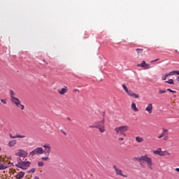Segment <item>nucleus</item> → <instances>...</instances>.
Wrapping results in <instances>:
<instances>
[{
	"label": "nucleus",
	"instance_id": "5701e85b",
	"mask_svg": "<svg viewBox=\"0 0 179 179\" xmlns=\"http://www.w3.org/2000/svg\"><path fill=\"white\" fill-rule=\"evenodd\" d=\"M10 94L11 101L13 100V99H16V97L15 96V92H13V90H10Z\"/></svg>",
	"mask_w": 179,
	"mask_h": 179
},
{
	"label": "nucleus",
	"instance_id": "393cba45",
	"mask_svg": "<svg viewBox=\"0 0 179 179\" xmlns=\"http://www.w3.org/2000/svg\"><path fill=\"white\" fill-rule=\"evenodd\" d=\"M41 160H43V162H48V160H50V157H49V156L43 157L41 158Z\"/></svg>",
	"mask_w": 179,
	"mask_h": 179
},
{
	"label": "nucleus",
	"instance_id": "aec40b11",
	"mask_svg": "<svg viewBox=\"0 0 179 179\" xmlns=\"http://www.w3.org/2000/svg\"><path fill=\"white\" fill-rule=\"evenodd\" d=\"M168 76H173V74L171 73V71L167 73H165L163 76H162V80H166V79H167Z\"/></svg>",
	"mask_w": 179,
	"mask_h": 179
},
{
	"label": "nucleus",
	"instance_id": "423d86ee",
	"mask_svg": "<svg viewBox=\"0 0 179 179\" xmlns=\"http://www.w3.org/2000/svg\"><path fill=\"white\" fill-rule=\"evenodd\" d=\"M15 156H19V157L26 158L27 157V156H29V153L23 149H19L15 153Z\"/></svg>",
	"mask_w": 179,
	"mask_h": 179
},
{
	"label": "nucleus",
	"instance_id": "2f4dec72",
	"mask_svg": "<svg viewBox=\"0 0 179 179\" xmlns=\"http://www.w3.org/2000/svg\"><path fill=\"white\" fill-rule=\"evenodd\" d=\"M28 173H36V169L34 168V169L28 171Z\"/></svg>",
	"mask_w": 179,
	"mask_h": 179
},
{
	"label": "nucleus",
	"instance_id": "c85d7f7f",
	"mask_svg": "<svg viewBox=\"0 0 179 179\" xmlns=\"http://www.w3.org/2000/svg\"><path fill=\"white\" fill-rule=\"evenodd\" d=\"M164 93H166V90H159V94H163Z\"/></svg>",
	"mask_w": 179,
	"mask_h": 179
},
{
	"label": "nucleus",
	"instance_id": "f8f14e48",
	"mask_svg": "<svg viewBox=\"0 0 179 179\" xmlns=\"http://www.w3.org/2000/svg\"><path fill=\"white\" fill-rule=\"evenodd\" d=\"M145 111H148V114H152L153 113V104L149 103L145 108Z\"/></svg>",
	"mask_w": 179,
	"mask_h": 179
},
{
	"label": "nucleus",
	"instance_id": "4c0bfd02",
	"mask_svg": "<svg viewBox=\"0 0 179 179\" xmlns=\"http://www.w3.org/2000/svg\"><path fill=\"white\" fill-rule=\"evenodd\" d=\"M162 131H164V132L166 134L167 132H169V129H163Z\"/></svg>",
	"mask_w": 179,
	"mask_h": 179
},
{
	"label": "nucleus",
	"instance_id": "20e7f679",
	"mask_svg": "<svg viewBox=\"0 0 179 179\" xmlns=\"http://www.w3.org/2000/svg\"><path fill=\"white\" fill-rule=\"evenodd\" d=\"M11 101L20 110H24V106L22 104V101H20V99L18 98H13Z\"/></svg>",
	"mask_w": 179,
	"mask_h": 179
},
{
	"label": "nucleus",
	"instance_id": "72a5a7b5",
	"mask_svg": "<svg viewBox=\"0 0 179 179\" xmlns=\"http://www.w3.org/2000/svg\"><path fill=\"white\" fill-rule=\"evenodd\" d=\"M159 60H160V59H156L151 61V63L157 62V61H159Z\"/></svg>",
	"mask_w": 179,
	"mask_h": 179
},
{
	"label": "nucleus",
	"instance_id": "f257e3e1",
	"mask_svg": "<svg viewBox=\"0 0 179 179\" xmlns=\"http://www.w3.org/2000/svg\"><path fill=\"white\" fill-rule=\"evenodd\" d=\"M105 120L103 119L101 121L96 122L92 125L90 126V128H96L99 129L101 134L106 132Z\"/></svg>",
	"mask_w": 179,
	"mask_h": 179
},
{
	"label": "nucleus",
	"instance_id": "37998d69",
	"mask_svg": "<svg viewBox=\"0 0 179 179\" xmlns=\"http://www.w3.org/2000/svg\"><path fill=\"white\" fill-rule=\"evenodd\" d=\"M62 134H64V135H66V133H65L64 131H62Z\"/></svg>",
	"mask_w": 179,
	"mask_h": 179
},
{
	"label": "nucleus",
	"instance_id": "ddd939ff",
	"mask_svg": "<svg viewBox=\"0 0 179 179\" xmlns=\"http://www.w3.org/2000/svg\"><path fill=\"white\" fill-rule=\"evenodd\" d=\"M58 93L59 94L64 95L66 93H68V87H66L64 88H61L57 90Z\"/></svg>",
	"mask_w": 179,
	"mask_h": 179
},
{
	"label": "nucleus",
	"instance_id": "6ab92c4d",
	"mask_svg": "<svg viewBox=\"0 0 179 179\" xmlns=\"http://www.w3.org/2000/svg\"><path fill=\"white\" fill-rule=\"evenodd\" d=\"M131 110H133V111H136V113L139 111V110L136 108V103H135L134 102L131 103Z\"/></svg>",
	"mask_w": 179,
	"mask_h": 179
},
{
	"label": "nucleus",
	"instance_id": "58836bf2",
	"mask_svg": "<svg viewBox=\"0 0 179 179\" xmlns=\"http://www.w3.org/2000/svg\"><path fill=\"white\" fill-rule=\"evenodd\" d=\"M162 134L164 135V136H166V135L167 134V133H165L164 131H163Z\"/></svg>",
	"mask_w": 179,
	"mask_h": 179
},
{
	"label": "nucleus",
	"instance_id": "c03bdc74",
	"mask_svg": "<svg viewBox=\"0 0 179 179\" xmlns=\"http://www.w3.org/2000/svg\"><path fill=\"white\" fill-rule=\"evenodd\" d=\"M68 120H71V118L68 117Z\"/></svg>",
	"mask_w": 179,
	"mask_h": 179
},
{
	"label": "nucleus",
	"instance_id": "79ce46f5",
	"mask_svg": "<svg viewBox=\"0 0 179 179\" xmlns=\"http://www.w3.org/2000/svg\"><path fill=\"white\" fill-rule=\"evenodd\" d=\"M74 92H79V90H74Z\"/></svg>",
	"mask_w": 179,
	"mask_h": 179
},
{
	"label": "nucleus",
	"instance_id": "4468645a",
	"mask_svg": "<svg viewBox=\"0 0 179 179\" xmlns=\"http://www.w3.org/2000/svg\"><path fill=\"white\" fill-rule=\"evenodd\" d=\"M128 96H130L131 97H135V99H139V94H135L132 91H129L127 92Z\"/></svg>",
	"mask_w": 179,
	"mask_h": 179
},
{
	"label": "nucleus",
	"instance_id": "bb28decb",
	"mask_svg": "<svg viewBox=\"0 0 179 179\" xmlns=\"http://www.w3.org/2000/svg\"><path fill=\"white\" fill-rule=\"evenodd\" d=\"M171 73H172V76H173V75H179V71H171Z\"/></svg>",
	"mask_w": 179,
	"mask_h": 179
},
{
	"label": "nucleus",
	"instance_id": "e433bc0d",
	"mask_svg": "<svg viewBox=\"0 0 179 179\" xmlns=\"http://www.w3.org/2000/svg\"><path fill=\"white\" fill-rule=\"evenodd\" d=\"M164 141H169V137L167 136H165L164 137Z\"/></svg>",
	"mask_w": 179,
	"mask_h": 179
},
{
	"label": "nucleus",
	"instance_id": "c9c22d12",
	"mask_svg": "<svg viewBox=\"0 0 179 179\" xmlns=\"http://www.w3.org/2000/svg\"><path fill=\"white\" fill-rule=\"evenodd\" d=\"M163 136H164L162 134H161L159 136H158V139H162V138H163Z\"/></svg>",
	"mask_w": 179,
	"mask_h": 179
},
{
	"label": "nucleus",
	"instance_id": "6e6552de",
	"mask_svg": "<svg viewBox=\"0 0 179 179\" xmlns=\"http://www.w3.org/2000/svg\"><path fill=\"white\" fill-rule=\"evenodd\" d=\"M43 148H44L43 153L45 155V156H50L51 154V145H50V144H45L43 145Z\"/></svg>",
	"mask_w": 179,
	"mask_h": 179
},
{
	"label": "nucleus",
	"instance_id": "f3484780",
	"mask_svg": "<svg viewBox=\"0 0 179 179\" xmlns=\"http://www.w3.org/2000/svg\"><path fill=\"white\" fill-rule=\"evenodd\" d=\"M24 177V172H19L16 176L15 178L17 179H21Z\"/></svg>",
	"mask_w": 179,
	"mask_h": 179
},
{
	"label": "nucleus",
	"instance_id": "dca6fc26",
	"mask_svg": "<svg viewBox=\"0 0 179 179\" xmlns=\"http://www.w3.org/2000/svg\"><path fill=\"white\" fill-rule=\"evenodd\" d=\"M16 143H17V141L16 140H11L8 142V146L10 148H13L15 146H16Z\"/></svg>",
	"mask_w": 179,
	"mask_h": 179
},
{
	"label": "nucleus",
	"instance_id": "a19ab883",
	"mask_svg": "<svg viewBox=\"0 0 179 179\" xmlns=\"http://www.w3.org/2000/svg\"><path fill=\"white\" fill-rule=\"evenodd\" d=\"M34 179H40L38 177H37V176H35L34 178Z\"/></svg>",
	"mask_w": 179,
	"mask_h": 179
},
{
	"label": "nucleus",
	"instance_id": "7c9ffc66",
	"mask_svg": "<svg viewBox=\"0 0 179 179\" xmlns=\"http://www.w3.org/2000/svg\"><path fill=\"white\" fill-rule=\"evenodd\" d=\"M136 51L138 52V54H139V52H142L143 51V49L137 48L136 49Z\"/></svg>",
	"mask_w": 179,
	"mask_h": 179
},
{
	"label": "nucleus",
	"instance_id": "a211bd4d",
	"mask_svg": "<svg viewBox=\"0 0 179 179\" xmlns=\"http://www.w3.org/2000/svg\"><path fill=\"white\" fill-rule=\"evenodd\" d=\"M162 148H158L156 150H152V153H154V155H158V156H162Z\"/></svg>",
	"mask_w": 179,
	"mask_h": 179
},
{
	"label": "nucleus",
	"instance_id": "a18cd8bd",
	"mask_svg": "<svg viewBox=\"0 0 179 179\" xmlns=\"http://www.w3.org/2000/svg\"><path fill=\"white\" fill-rule=\"evenodd\" d=\"M0 150H1V148H0Z\"/></svg>",
	"mask_w": 179,
	"mask_h": 179
},
{
	"label": "nucleus",
	"instance_id": "a878e982",
	"mask_svg": "<svg viewBox=\"0 0 179 179\" xmlns=\"http://www.w3.org/2000/svg\"><path fill=\"white\" fill-rule=\"evenodd\" d=\"M122 87H123L124 92H126V93H128V92H129V90H128V88L127 87V85H125V84H123V85H122Z\"/></svg>",
	"mask_w": 179,
	"mask_h": 179
},
{
	"label": "nucleus",
	"instance_id": "9b49d317",
	"mask_svg": "<svg viewBox=\"0 0 179 179\" xmlns=\"http://www.w3.org/2000/svg\"><path fill=\"white\" fill-rule=\"evenodd\" d=\"M137 66L144 68V69H150V65L147 64L146 62L143 61L142 63L137 64Z\"/></svg>",
	"mask_w": 179,
	"mask_h": 179
},
{
	"label": "nucleus",
	"instance_id": "f704fd0d",
	"mask_svg": "<svg viewBox=\"0 0 179 179\" xmlns=\"http://www.w3.org/2000/svg\"><path fill=\"white\" fill-rule=\"evenodd\" d=\"M124 138L120 137V138H118V141L119 142H122V141H124Z\"/></svg>",
	"mask_w": 179,
	"mask_h": 179
},
{
	"label": "nucleus",
	"instance_id": "f03ea898",
	"mask_svg": "<svg viewBox=\"0 0 179 179\" xmlns=\"http://www.w3.org/2000/svg\"><path fill=\"white\" fill-rule=\"evenodd\" d=\"M138 160L140 162H145L147 167H148L150 170H153V161L152 160V158L149 157L148 155L140 157Z\"/></svg>",
	"mask_w": 179,
	"mask_h": 179
},
{
	"label": "nucleus",
	"instance_id": "1a4fd4ad",
	"mask_svg": "<svg viewBox=\"0 0 179 179\" xmlns=\"http://www.w3.org/2000/svg\"><path fill=\"white\" fill-rule=\"evenodd\" d=\"M113 169L116 173V176L124 177V178H127V177H128L127 175L124 174V172H122V170L118 169L116 166H113Z\"/></svg>",
	"mask_w": 179,
	"mask_h": 179
},
{
	"label": "nucleus",
	"instance_id": "9d476101",
	"mask_svg": "<svg viewBox=\"0 0 179 179\" xmlns=\"http://www.w3.org/2000/svg\"><path fill=\"white\" fill-rule=\"evenodd\" d=\"M10 166V164H9L8 162L0 160V170H6V169H8Z\"/></svg>",
	"mask_w": 179,
	"mask_h": 179
},
{
	"label": "nucleus",
	"instance_id": "ea45409f",
	"mask_svg": "<svg viewBox=\"0 0 179 179\" xmlns=\"http://www.w3.org/2000/svg\"><path fill=\"white\" fill-rule=\"evenodd\" d=\"M175 170H176V171H177L178 173H179V168H176Z\"/></svg>",
	"mask_w": 179,
	"mask_h": 179
},
{
	"label": "nucleus",
	"instance_id": "39448f33",
	"mask_svg": "<svg viewBox=\"0 0 179 179\" xmlns=\"http://www.w3.org/2000/svg\"><path fill=\"white\" fill-rule=\"evenodd\" d=\"M43 154H44V150H43V148L38 147L35 150H34L33 151H31L29 153V156H31V157H33V156H36V155H43Z\"/></svg>",
	"mask_w": 179,
	"mask_h": 179
},
{
	"label": "nucleus",
	"instance_id": "cd10ccee",
	"mask_svg": "<svg viewBox=\"0 0 179 179\" xmlns=\"http://www.w3.org/2000/svg\"><path fill=\"white\" fill-rule=\"evenodd\" d=\"M38 167H43V166H44V162H39L38 163Z\"/></svg>",
	"mask_w": 179,
	"mask_h": 179
},
{
	"label": "nucleus",
	"instance_id": "2eb2a0df",
	"mask_svg": "<svg viewBox=\"0 0 179 179\" xmlns=\"http://www.w3.org/2000/svg\"><path fill=\"white\" fill-rule=\"evenodd\" d=\"M9 136L11 139H16L17 138H26V136L24 135H20V134H17L15 136H13L12 135V134H9Z\"/></svg>",
	"mask_w": 179,
	"mask_h": 179
},
{
	"label": "nucleus",
	"instance_id": "b1692460",
	"mask_svg": "<svg viewBox=\"0 0 179 179\" xmlns=\"http://www.w3.org/2000/svg\"><path fill=\"white\" fill-rule=\"evenodd\" d=\"M165 83H169V85H174V80L173 79H169L167 81H165Z\"/></svg>",
	"mask_w": 179,
	"mask_h": 179
},
{
	"label": "nucleus",
	"instance_id": "4be33fe9",
	"mask_svg": "<svg viewBox=\"0 0 179 179\" xmlns=\"http://www.w3.org/2000/svg\"><path fill=\"white\" fill-rule=\"evenodd\" d=\"M171 155L169 151L165 150V151H162L161 156H170Z\"/></svg>",
	"mask_w": 179,
	"mask_h": 179
},
{
	"label": "nucleus",
	"instance_id": "0eeeda50",
	"mask_svg": "<svg viewBox=\"0 0 179 179\" xmlns=\"http://www.w3.org/2000/svg\"><path fill=\"white\" fill-rule=\"evenodd\" d=\"M30 164H31V162H21L18 163L17 165V167H19L20 169H22V170H27V168L30 166Z\"/></svg>",
	"mask_w": 179,
	"mask_h": 179
},
{
	"label": "nucleus",
	"instance_id": "c756f323",
	"mask_svg": "<svg viewBox=\"0 0 179 179\" xmlns=\"http://www.w3.org/2000/svg\"><path fill=\"white\" fill-rule=\"evenodd\" d=\"M166 90H167V92H169L170 93H177L176 91L172 90L170 89V88H168Z\"/></svg>",
	"mask_w": 179,
	"mask_h": 179
},
{
	"label": "nucleus",
	"instance_id": "7ed1b4c3",
	"mask_svg": "<svg viewBox=\"0 0 179 179\" xmlns=\"http://www.w3.org/2000/svg\"><path fill=\"white\" fill-rule=\"evenodd\" d=\"M129 129V127L124 125L115 128L116 135H122V136H127V132Z\"/></svg>",
	"mask_w": 179,
	"mask_h": 179
},
{
	"label": "nucleus",
	"instance_id": "473e14b6",
	"mask_svg": "<svg viewBox=\"0 0 179 179\" xmlns=\"http://www.w3.org/2000/svg\"><path fill=\"white\" fill-rule=\"evenodd\" d=\"M0 101H1L3 104H6V99H0Z\"/></svg>",
	"mask_w": 179,
	"mask_h": 179
},
{
	"label": "nucleus",
	"instance_id": "412c9836",
	"mask_svg": "<svg viewBox=\"0 0 179 179\" xmlns=\"http://www.w3.org/2000/svg\"><path fill=\"white\" fill-rule=\"evenodd\" d=\"M136 142H138V143H142V142H143V138L141 137V136H136Z\"/></svg>",
	"mask_w": 179,
	"mask_h": 179
}]
</instances>
